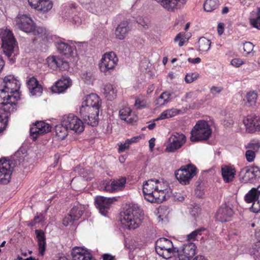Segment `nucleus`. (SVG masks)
I'll list each match as a JSON object with an SVG mask.
<instances>
[{"instance_id": "obj_1", "label": "nucleus", "mask_w": 260, "mask_h": 260, "mask_svg": "<svg viewBox=\"0 0 260 260\" xmlns=\"http://www.w3.org/2000/svg\"><path fill=\"white\" fill-rule=\"evenodd\" d=\"M169 190L168 183L162 179H149L143 184L144 198L151 203H162L169 197Z\"/></svg>"}, {"instance_id": "obj_2", "label": "nucleus", "mask_w": 260, "mask_h": 260, "mask_svg": "<svg viewBox=\"0 0 260 260\" xmlns=\"http://www.w3.org/2000/svg\"><path fill=\"white\" fill-rule=\"evenodd\" d=\"M121 216L120 221L125 228L135 230L141 224L143 213L137 206L133 205L124 210Z\"/></svg>"}, {"instance_id": "obj_3", "label": "nucleus", "mask_w": 260, "mask_h": 260, "mask_svg": "<svg viewBox=\"0 0 260 260\" xmlns=\"http://www.w3.org/2000/svg\"><path fill=\"white\" fill-rule=\"evenodd\" d=\"M1 36L3 52L10 61L14 63L15 61L14 57L17 54L18 47L13 34L10 30L6 29L1 32Z\"/></svg>"}, {"instance_id": "obj_4", "label": "nucleus", "mask_w": 260, "mask_h": 260, "mask_svg": "<svg viewBox=\"0 0 260 260\" xmlns=\"http://www.w3.org/2000/svg\"><path fill=\"white\" fill-rule=\"evenodd\" d=\"M212 133L208 122L205 120H199L191 131L190 138L191 142H198L207 140Z\"/></svg>"}, {"instance_id": "obj_5", "label": "nucleus", "mask_w": 260, "mask_h": 260, "mask_svg": "<svg viewBox=\"0 0 260 260\" xmlns=\"http://www.w3.org/2000/svg\"><path fill=\"white\" fill-rule=\"evenodd\" d=\"M155 251L160 256L165 259L176 256L178 252L177 248L174 247L172 241L165 238H159L156 241Z\"/></svg>"}, {"instance_id": "obj_6", "label": "nucleus", "mask_w": 260, "mask_h": 260, "mask_svg": "<svg viewBox=\"0 0 260 260\" xmlns=\"http://www.w3.org/2000/svg\"><path fill=\"white\" fill-rule=\"evenodd\" d=\"M196 174L197 168L192 164L183 166L175 173L176 179L182 185L188 184Z\"/></svg>"}, {"instance_id": "obj_7", "label": "nucleus", "mask_w": 260, "mask_h": 260, "mask_svg": "<svg viewBox=\"0 0 260 260\" xmlns=\"http://www.w3.org/2000/svg\"><path fill=\"white\" fill-rule=\"evenodd\" d=\"M80 113L85 122L92 126H95L99 123V108L82 105Z\"/></svg>"}, {"instance_id": "obj_8", "label": "nucleus", "mask_w": 260, "mask_h": 260, "mask_svg": "<svg viewBox=\"0 0 260 260\" xmlns=\"http://www.w3.org/2000/svg\"><path fill=\"white\" fill-rule=\"evenodd\" d=\"M61 124L68 129L73 131L77 134H80L84 129L83 122L73 114L64 115L61 120Z\"/></svg>"}, {"instance_id": "obj_9", "label": "nucleus", "mask_w": 260, "mask_h": 260, "mask_svg": "<svg viewBox=\"0 0 260 260\" xmlns=\"http://www.w3.org/2000/svg\"><path fill=\"white\" fill-rule=\"evenodd\" d=\"M260 177V169L257 166H246L239 173L240 180L244 183L254 182Z\"/></svg>"}, {"instance_id": "obj_10", "label": "nucleus", "mask_w": 260, "mask_h": 260, "mask_svg": "<svg viewBox=\"0 0 260 260\" xmlns=\"http://www.w3.org/2000/svg\"><path fill=\"white\" fill-rule=\"evenodd\" d=\"M118 61V58L113 52L105 53L99 63V68L102 72L106 74L113 70Z\"/></svg>"}, {"instance_id": "obj_11", "label": "nucleus", "mask_w": 260, "mask_h": 260, "mask_svg": "<svg viewBox=\"0 0 260 260\" xmlns=\"http://www.w3.org/2000/svg\"><path fill=\"white\" fill-rule=\"evenodd\" d=\"M12 162L5 158L0 159V183L7 184L11 180L13 167Z\"/></svg>"}, {"instance_id": "obj_12", "label": "nucleus", "mask_w": 260, "mask_h": 260, "mask_svg": "<svg viewBox=\"0 0 260 260\" xmlns=\"http://www.w3.org/2000/svg\"><path fill=\"white\" fill-rule=\"evenodd\" d=\"M245 200L248 203H253L251 208L253 212H258L260 211V185L249 190L245 196Z\"/></svg>"}, {"instance_id": "obj_13", "label": "nucleus", "mask_w": 260, "mask_h": 260, "mask_svg": "<svg viewBox=\"0 0 260 260\" xmlns=\"http://www.w3.org/2000/svg\"><path fill=\"white\" fill-rule=\"evenodd\" d=\"M170 143L165 150L169 152H173L180 148L186 142V137L183 134L175 133L169 138Z\"/></svg>"}, {"instance_id": "obj_14", "label": "nucleus", "mask_w": 260, "mask_h": 260, "mask_svg": "<svg viewBox=\"0 0 260 260\" xmlns=\"http://www.w3.org/2000/svg\"><path fill=\"white\" fill-rule=\"evenodd\" d=\"M0 86L8 90L7 92H10V94L19 95L18 92L20 88L19 81L12 75H9L5 77Z\"/></svg>"}, {"instance_id": "obj_15", "label": "nucleus", "mask_w": 260, "mask_h": 260, "mask_svg": "<svg viewBox=\"0 0 260 260\" xmlns=\"http://www.w3.org/2000/svg\"><path fill=\"white\" fill-rule=\"evenodd\" d=\"M16 25L21 30L28 33L31 32L35 25L32 19L27 15H22L15 18Z\"/></svg>"}, {"instance_id": "obj_16", "label": "nucleus", "mask_w": 260, "mask_h": 260, "mask_svg": "<svg viewBox=\"0 0 260 260\" xmlns=\"http://www.w3.org/2000/svg\"><path fill=\"white\" fill-rule=\"evenodd\" d=\"M51 127L44 121H38L30 128V136L35 141L39 136L51 131Z\"/></svg>"}, {"instance_id": "obj_17", "label": "nucleus", "mask_w": 260, "mask_h": 260, "mask_svg": "<svg viewBox=\"0 0 260 260\" xmlns=\"http://www.w3.org/2000/svg\"><path fill=\"white\" fill-rule=\"evenodd\" d=\"M20 99L19 95H15L14 98H11L9 100H4L5 102L0 103V109L1 111L6 113L4 115L5 119L7 120L8 114L13 113L17 110L16 102Z\"/></svg>"}, {"instance_id": "obj_18", "label": "nucleus", "mask_w": 260, "mask_h": 260, "mask_svg": "<svg viewBox=\"0 0 260 260\" xmlns=\"http://www.w3.org/2000/svg\"><path fill=\"white\" fill-rule=\"evenodd\" d=\"M234 214L231 207L227 204H222L217 210L215 216L216 220L221 222H228L230 220Z\"/></svg>"}, {"instance_id": "obj_19", "label": "nucleus", "mask_w": 260, "mask_h": 260, "mask_svg": "<svg viewBox=\"0 0 260 260\" xmlns=\"http://www.w3.org/2000/svg\"><path fill=\"white\" fill-rule=\"evenodd\" d=\"M243 123L246 131L249 133H253L256 131L260 130V119L255 115H250L243 119Z\"/></svg>"}, {"instance_id": "obj_20", "label": "nucleus", "mask_w": 260, "mask_h": 260, "mask_svg": "<svg viewBox=\"0 0 260 260\" xmlns=\"http://www.w3.org/2000/svg\"><path fill=\"white\" fill-rule=\"evenodd\" d=\"M29 5L33 9L42 13L50 11L53 7L51 0H27Z\"/></svg>"}, {"instance_id": "obj_21", "label": "nucleus", "mask_w": 260, "mask_h": 260, "mask_svg": "<svg viewBox=\"0 0 260 260\" xmlns=\"http://www.w3.org/2000/svg\"><path fill=\"white\" fill-rule=\"evenodd\" d=\"M114 198H106L102 196L97 197L95 198V203L96 208L100 212L104 215H106L108 210L112 203Z\"/></svg>"}, {"instance_id": "obj_22", "label": "nucleus", "mask_w": 260, "mask_h": 260, "mask_svg": "<svg viewBox=\"0 0 260 260\" xmlns=\"http://www.w3.org/2000/svg\"><path fill=\"white\" fill-rule=\"evenodd\" d=\"M49 66L52 69H59L60 70H66L69 69V65L67 61L59 56H52L47 58Z\"/></svg>"}, {"instance_id": "obj_23", "label": "nucleus", "mask_w": 260, "mask_h": 260, "mask_svg": "<svg viewBox=\"0 0 260 260\" xmlns=\"http://www.w3.org/2000/svg\"><path fill=\"white\" fill-rule=\"evenodd\" d=\"M72 255L73 260H94L89 251L80 247L72 249Z\"/></svg>"}, {"instance_id": "obj_24", "label": "nucleus", "mask_w": 260, "mask_h": 260, "mask_svg": "<svg viewBox=\"0 0 260 260\" xmlns=\"http://www.w3.org/2000/svg\"><path fill=\"white\" fill-rule=\"evenodd\" d=\"M126 178L121 177L119 179H114L110 183H107L105 186V190L113 192L122 190L125 187Z\"/></svg>"}, {"instance_id": "obj_25", "label": "nucleus", "mask_w": 260, "mask_h": 260, "mask_svg": "<svg viewBox=\"0 0 260 260\" xmlns=\"http://www.w3.org/2000/svg\"><path fill=\"white\" fill-rule=\"evenodd\" d=\"M221 171L223 180L225 183H229L233 181L236 172L235 168L228 166H224L221 167Z\"/></svg>"}, {"instance_id": "obj_26", "label": "nucleus", "mask_w": 260, "mask_h": 260, "mask_svg": "<svg viewBox=\"0 0 260 260\" xmlns=\"http://www.w3.org/2000/svg\"><path fill=\"white\" fill-rule=\"evenodd\" d=\"M130 28L127 22L120 23L116 28L115 36L117 39L123 40L127 36Z\"/></svg>"}, {"instance_id": "obj_27", "label": "nucleus", "mask_w": 260, "mask_h": 260, "mask_svg": "<svg viewBox=\"0 0 260 260\" xmlns=\"http://www.w3.org/2000/svg\"><path fill=\"white\" fill-rule=\"evenodd\" d=\"M70 86V79L67 77H62L57 81L55 85L52 87L54 92L61 93L64 91Z\"/></svg>"}, {"instance_id": "obj_28", "label": "nucleus", "mask_w": 260, "mask_h": 260, "mask_svg": "<svg viewBox=\"0 0 260 260\" xmlns=\"http://www.w3.org/2000/svg\"><path fill=\"white\" fill-rule=\"evenodd\" d=\"M82 105L100 109L101 106L100 100L97 94L92 93L86 97Z\"/></svg>"}, {"instance_id": "obj_29", "label": "nucleus", "mask_w": 260, "mask_h": 260, "mask_svg": "<svg viewBox=\"0 0 260 260\" xmlns=\"http://www.w3.org/2000/svg\"><path fill=\"white\" fill-rule=\"evenodd\" d=\"M38 239L39 252L42 256L44 255L46 250V238L44 233L41 231L37 230L35 231Z\"/></svg>"}, {"instance_id": "obj_30", "label": "nucleus", "mask_w": 260, "mask_h": 260, "mask_svg": "<svg viewBox=\"0 0 260 260\" xmlns=\"http://www.w3.org/2000/svg\"><path fill=\"white\" fill-rule=\"evenodd\" d=\"M168 11H173L178 2L184 3L186 0H154Z\"/></svg>"}, {"instance_id": "obj_31", "label": "nucleus", "mask_w": 260, "mask_h": 260, "mask_svg": "<svg viewBox=\"0 0 260 260\" xmlns=\"http://www.w3.org/2000/svg\"><path fill=\"white\" fill-rule=\"evenodd\" d=\"M197 247L193 243H188L184 244L181 249L179 251L180 253L189 258L193 257L196 252Z\"/></svg>"}, {"instance_id": "obj_32", "label": "nucleus", "mask_w": 260, "mask_h": 260, "mask_svg": "<svg viewBox=\"0 0 260 260\" xmlns=\"http://www.w3.org/2000/svg\"><path fill=\"white\" fill-rule=\"evenodd\" d=\"M103 93L108 100L112 101L116 98L117 90L113 85L107 84L104 87Z\"/></svg>"}, {"instance_id": "obj_33", "label": "nucleus", "mask_w": 260, "mask_h": 260, "mask_svg": "<svg viewBox=\"0 0 260 260\" xmlns=\"http://www.w3.org/2000/svg\"><path fill=\"white\" fill-rule=\"evenodd\" d=\"M57 48L59 53L66 56H70L73 53L72 47L68 44L64 42H58Z\"/></svg>"}, {"instance_id": "obj_34", "label": "nucleus", "mask_w": 260, "mask_h": 260, "mask_svg": "<svg viewBox=\"0 0 260 260\" xmlns=\"http://www.w3.org/2000/svg\"><path fill=\"white\" fill-rule=\"evenodd\" d=\"M85 207L84 205L78 204L74 206L70 212V214L76 220H78L82 215Z\"/></svg>"}, {"instance_id": "obj_35", "label": "nucleus", "mask_w": 260, "mask_h": 260, "mask_svg": "<svg viewBox=\"0 0 260 260\" xmlns=\"http://www.w3.org/2000/svg\"><path fill=\"white\" fill-rule=\"evenodd\" d=\"M171 94L170 92L168 91L163 92L156 100V105H158V106L164 105L171 101Z\"/></svg>"}, {"instance_id": "obj_36", "label": "nucleus", "mask_w": 260, "mask_h": 260, "mask_svg": "<svg viewBox=\"0 0 260 260\" xmlns=\"http://www.w3.org/2000/svg\"><path fill=\"white\" fill-rule=\"evenodd\" d=\"M211 42L209 40L205 37H201L198 41L199 50L200 51H207L210 48Z\"/></svg>"}, {"instance_id": "obj_37", "label": "nucleus", "mask_w": 260, "mask_h": 260, "mask_svg": "<svg viewBox=\"0 0 260 260\" xmlns=\"http://www.w3.org/2000/svg\"><path fill=\"white\" fill-rule=\"evenodd\" d=\"M132 110L129 107H124L120 110L119 114L121 119L127 121L128 123H132L133 120L131 118H129Z\"/></svg>"}, {"instance_id": "obj_38", "label": "nucleus", "mask_w": 260, "mask_h": 260, "mask_svg": "<svg viewBox=\"0 0 260 260\" xmlns=\"http://www.w3.org/2000/svg\"><path fill=\"white\" fill-rule=\"evenodd\" d=\"M257 98V94L254 91L248 92L245 97L246 104L248 106L255 105Z\"/></svg>"}, {"instance_id": "obj_39", "label": "nucleus", "mask_w": 260, "mask_h": 260, "mask_svg": "<svg viewBox=\"0 0 260 260\" xmlns=\"http://www.w3.org/2000/svg\"><path fill=\"white\" fill-rule=\"evenodd\" d=\"M218 0H206L204 5V9L207 12H211L218 7Z\"/></svg>"}, {"instance_id": "obj_40", "label": "nucleus", "mask_w": 260, "mask_h": 260, "mask_svg": "<svg viewBox=\"0 0 260 260\" xmlns=\"http://www.w3.org/2000/svg\"><path fill=\"white\" fill-rule=\"evenodd\" d=\"M67 129H68V128L62 125V124L60 126H57L55 128L56 136H57L59 139H64L68 135Z\"/></svg>"}, {"instance_id": "obj_41", "label": "nucleus", "mask_w": 260, "mask_h": 260, "mask_svg": "<svg viewBox=\"0 0 260 260\" xmlns=\"http://www.w3.org/2000/svg\"><path fill=\"white\" fill-rule=\"evenodd\" d=\"M249 21L253 27L260 29V8L257 9L256 17L250 18Z\"/></svg>"}, {"instance_id": "obj_42", "label": "nucleus", "mask_w": 260, "mask_h": 260, "mask_svg": "<svg viewBox=\"0 0 260 260\" xmlns=\"http://www.w3.org/2000/svg\"><path fill=\"white\" fill-rule=\"evenodd\" d=\"M254 45L250 42H245L243 44V54L244 55L246 56L250 54L252 52L253 50Z\"/></svg>"}, {"instance_id": "obj_43", "label": "nucleus", "mask_w": 260, "mask_h": 260, "mask_svg": "<svg viewBox=\"0 0 260 260\" xmlns=\"http://www.w3.org/2000/svg\"><path fill=\"white\" fill-rule=\"evenodd\" d=\"M31 32H32L35 36H38L43 38L46 35V30L45 28L42 27H36L35 25L34 29Z\"/></svg>"}, {"instance_id": "obj_44", "label": "nucleus", "mask_w": 260, "mask_h": 260, "mask_svg": "<svg viewBox=\"0 0 260 260\" xmlns=\"http://www.w3.org/2000/svg\"><path fill=\"white\" fill-rule=\"evenodd\" d=\"M203 231H204V229L201 228L192 232L191 233L187 235V240L189 241L196 240L197 236L198 235H201V232Z\"/></svg>"}, {"instance_id": "obj_45", "label": "nucleus", "mask_w": 260, "mask_h": 260, "mask_svg": "<svg viewBox=\"0 0 260 260\" xmlns=\"http://www.w3.org/2000/svg\"><path fill=\"white\" fill-rule=\"evenodd\" d=\"M199 76L197 73H188L185 77V81L187 83H191L196 80Z\"/></svg>"}, {"instance_id": "obj_46", "label": "nucleus", "mask_w": 260, "mask_h": 260, "mask_svg": "<svg viewBox=\"0 0 260 260\" xmlns=\"http://www.w3.org/2000/svg\"><path fill=\"white\" fill-rule=\"evenodd\" d=\"M31 94L33 95L40 96L42 93L43 88L41 85L34 86L29 89Z\"/></svg>"}, {"instance_id": "obj_47", "label": "nucleus", "mask_w": 260, "mask_h": 260, "mask_svg": "<svg viewBox=\"0 0 260 260\" xmlns=\"http://www.w3.org/2000/svg\"><path fill=\"white\" fill-rule=\"evenodd\" d=\"M234 119L232 117L230 116H226L222 121L223 125L225 127H230L234 124Z\"/></svg>"}, {"instance_id": "obj_48", "label": "nucleus", "mask_w": 260, "mask_h": 260, "mask_svg": "<svg viewBox=\"0 0 260 260\" xmlns=\"http://www.w3.org/2000/svg\"><path fill=\"white\" fill-rule=\"evenodd\" d=\"M245 156L248 161L252 162L255 157V152L253 150H248L246 151Z\"/></svg>"}, {"instance_id": "obj_49", "label": "nucleus", "mask_w": 260, "mask_h": 260, "mask_svg": "<svg viewBox=\"0 0 260 260\" xmlns=\"http://www.w3.org/2000/svg\"><path fill=\"white\" fill-rule=\"evenodd\" d=\"M201 213V208L199 205H195L190 210V215L196 218Z\"/></svg>"}, {"instance_id": "obj_50", "label": "nucleus", "mask_w": 260, "mask_h": 260, "mask_svg": "<svg viewBox=\"0 0 260 260\" xmlns=\"http://www.w3.org/2000/svg\"><path fill=\"white\" fill-rule=\"evenodd\" d=\"M76 220L69 213L62 220V223L65 226L73 224V222Z\"/></svg>"}, {"instance_id": "obj_51", "label": "nucleus", "mask_w": 260, "mask_h": 260, "mask_svg": "<svg viewBox=\"0 0 260 260\" xmlns=\"http://www.w3.org/2000/svg\"><path fill=\"white\" fill-rule=\"evenodd\" d=\"M27 85L28 88L30 89L32 87L38 86L40 84L36 78L35 77H31L27 81Z\"/></svg>"}, {"instance_id": "obj_52", "label": "nucleus", "mask_w": 260, "mask_h": 260, "mask_svg": "<svg viewBox=\"0 0 260 260\" xmlns=\"http://www.w3.org/2000/svg\"><path fill=\"white\" fill-rule=\"evenodd\" d=\"M252 252L256 256H260V241L255 243L254 247L253 248Z\"/></svg>"}, {"instance_id": "obj_53", "label": "nucleus", "mask_w": 260, "mask_h": 260, "mask_svg": "<svg viewBox=\"0 0 260 260\" xmlns=\"http://www.w3.org/2000/svg\"><path fill=\"white\" fill-rule=\"evenodd\" d=\"M7 120L5 119L2 114H0V133L2 132L7 125Z\"/></svg>"}, {"instance_id": "obj_54", "label": "nucleus", "mask_w": 260, "mask_h": 260, "mask_svg": "<svg viewBox=\"0 0 260 260\" xmlns=\"http://www.w3.org/2000/svg\"><path fill=\"white\" fill-rule=\"evenodd\" d=\"M260 147V145L258 143H249L246 146V148L254 151L255 152L258 151Z\"/></svg>"}, {"instance_id": "obj_55", "label": "nucleus", "mask_w": 260, "mask_h": 260, "mask_svg": "<svg viewBox=\"0 0 260 260\" xmlns=\"http://www.w3.org/2000/svg\"><path fill=\"white\" fill-rule=\"evenodd\" d=\"M244 61L240 58H234L231 61V64L235 67H239L244 64Z\"/></svg>"}, {"instance_id": "obj_56", "label": "nucleus", "mask_w": 260, "mask_h": 260, "mask_svg": "<svg viewBox=\"0 0 260 260\" xmlns=\"http://www.w3.org/2000/svg\"><path fill=\"white\" fill-rule=\"evenodd\" d=\"M171 118L170 115H169V112L168 110H165L163 111L155 120H162L165 119L167 118Z\"/></svg>"}, {"instance_id": "obj_57", "label": "nucleus", "mask_w": 260, "mask_h": 260, "mask_svg": "<svg viewBox=\"0 0 260 260\" xmlns=\"http://www.w3.org/2000/svg\"><path fill=\"white\" fill-rule=\"evenodd\" d=\"M129 146V144L128 143V141L126 140L124 143L120 144V145H119L118 151L119 152H122L124 151L126 149H128Z\"/></svg>"}, {"instance_id": "obj_58", "label": "nucleus", "mask_w": 260, "mask_h": 260, "mask_svg": "<svg viewBox=\"0 0 260 260\" xmlns=\"http://www.w3.org/2000/svg\"><path fill=\"white\" fill-rule=\"evenodd\" d=\"M178 41H179L178 44L179 46L181 47L184 45V40L182 37V35L181 33L178 34L174 39V41L175 42H177Z\"/></svg>"}, {"instance_id": "obj_59", "label": "nucleus", "mask_w": 260, "mask_h": 260, "mask_svg": "<svg viewBox=\"0 0 260 260\" xmlns=\"http://www.w3.org/2000/svg\"><path fill=\"white\" fill-rule=\"evenodd\" d=\"M169 115H170V117H174L179 113L180 112V110H177L175 108H172L170 109H168Z\"/></svg>"}, {"instance_id": "obj_60", "label": "nucleus", "mask_w": 260, "mask_h": 260, "mask_svg": "<svg viewBox=\"0 0 260 260\" xmlns=\"http://www.w3.org/2000/svg\"><path fill=\"white\" fill-rule=\"evenodd\" d=\"M222 90L221 87L212 86L210 88V92L212 94H215L220 93Z\"/></svg>"}, {"instance_id": "obj_61", "label": "nucleus", "mask_w": 260, "mask_h": 260, "mask_svg": "<svg viewBox=\"0 0 260 260\" xmlns=\"http://www.w3.org/2000/svg\"><path fill=\"white\" fill-rule=\"evenodd\" d=\"M73 22L75 24L79 25L82 23V20L79 16L75 15L73 18Z\"/></svg>"}, {"instance_id": "obj_62", "label": "nucleus", "mask_w": 260, "mask_h": 260, "mask_svg": "<svg viewBox=\"0 0 260 260\" xmlns=\"http://www.w3.org/2000/svg\"><path fill=\"white\" fill-rule=\"evenodd\" d=\"M217 31L219 35L223 34L224 31V24L223 23H219L217 26Z\"/></svg>"}, {"instance_id": "obj_63", "label": "nucleus", "mask_w": 260, "mask_h": 260, "mask_svg": "<svg viewBox=\"0 0 260 260\" xmlns=\"http://www.w3.org/2000/svg\"><path fill=\"white\" fill-rule=\"evenodd\" d=\"M188 61L190 63L196 64L201 62V58L199 57H197L195 58H188Z\"/></svg>"}, {"instance_id": "obj_64", "label": "nucleus", "mask_w": 260, "mask_h": 260, "mask_svg": "<svg viewBox=\"0 0 260 260\" xmlns=\"http://www.w3.org/2000/svg\"><path fill=\"white\" fill-rule=\"evenodd\" d=\"M114 256L109 254H104L103 255V260H113Z\"/></svg>"}]
</instances>
